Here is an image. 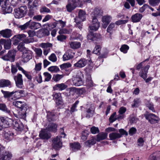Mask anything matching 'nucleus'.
Masks as SVG:
<instances>
[{"mask_svg": "<svg viewBox=\"0 0 160 160\" xmlns=\"http://www.w3.org/2000/svg\"><path fill=\"white\" fill-rule=\"evenodd\" d=\"M1 92L3 94L4 98H10V100H15L24 96L23 91L22 90L9 92L2 90Z\"/></svg>", "mask_w": 160, "mask_h": 160, "instance_id": "nucleus-1", "label": "nucleus"}, {"mask_svg": "<svg viewBox=\"0 0 160 160\" xmlns=\"http://www.w3.org/2000/svg\"><path fill=\"white\" fill-rule=\"evenodd\" d=\"M28 8L25 6H22L14 10V15L17 18H20L24 17L27 13Z\"/></svg>", "mask_w": 160, "mask_h": 160, "instance_id": "nucleus-2", "label": "nucleus"}, {"mask_svg": "<svg viewBox=\"0 0 160 160\" xmlns=\"http://www.w3.org/2000/svg\"><path fill=\"white\" fill-rule=\"evenodd\" d=\"M62 134L63 135V137L64 138H65L66 136L65 133L63 132H62ZM62 137V136H59L53 139L52 145L53 148L56 150H58L62 147V143L61 138Z\"/></svg>", "mask_w": 160, "mask_h": 160, "instance_id": "nucleus-3", "label": "nucleus"}, {"mask_svg": "<svg viewBox=\"0 0 160 160\" xmlns=\"http://www.w3.org/2000/svg\"><path fill=\"white\" fill-rule=\"evenodd\" d=\"M12 120L8 118L0 117V130L3 128H8L12 124Z\"/></svg>", "mask_w": 160, "mask_h": 160, "instance_id": "nucleus-4", "label": "nucleus"}, {"mask_svg": "<svg viewBox=\"0 0 160 160\" xmlns=\"http://www.w3.org/2000/svg\"><path fill=\"white\" fill-rule=\"evenodd\" d=\"M5 148L0 144V160H10L12 157L11 153L4 152Z\"/></svg>", "mask_w": 160, "mask_h": 160, "instance_id": "nucleus-5", "label": "nucleus"}, {"mask_svg": "<svg viewBox=\"0 0 160 160\" xmlns=\"http://www.w3.org/2000/svg\"><path fill=\"white\" fill-rule=\"evenodd\" d=\"M16 52V51L14 50H9L7 55L2 57V58L4 60L14 62Z\"/></svg>", "mask_w": 160, "mask_h": 160, "instance_id": "nucleus-6", "label": "nucleus"}, {"mask_svg": "<svg viewBox=\"0 0 160 160\" xmlns=\"http://www.w3.org/2000/svg\"><path fill=\"white\" fill-rule=\"evenodd\" d=\"M145 116L146 119L152 124L158 123L159 120L158 117L152 113L146 114Z\"/></svg>", "mask_w": 160, "mask_h": 160, "instance_id": "nucleus-7", "label": "nucleus"}, {"mask_svg": "<svg viewBox=\"0 0 160 160\" xmlns=\"http://www.w3.org/2000/svg\"><path fill=\"white\" fill-rule=\"evenodd\" d=\"M32 52L28 50H26L23 52L22 56V61L24 62H27L32 58Z\"/></svg>", "mask_w": 160, "mask_h": 160, "instance_id": "nucleus-8", "label": "nucleus"}, {"mask_svg": "<svg viewBox=\"0 0 160 160\" xmlns=\"http://www.w3.org/2000/svg\"><path fill=\"white\" fill-rule=\"evenodd\" d=\"M99 26V23L96 18H93L89 28L91 30L96 31L98 29Z\"/></svg>", "mask_w": 160, "mask_h": 160, "instance_id": "nucleus-9", "label": "nucleus"}, {"mask_svg": "<svg viewBox=\"0 0 160 160\" xmlns=\"http://www.w3.org/2000/svg\"><path fill=\"white\" fill-rule=\"evenodd\" d=\"M27 107L24 106L19 110L18 114H14L15 116L18 118H24L26 116Z\"/></svg>", "mask_w": 160, "mask_h": 160, "instance_id": "nucleus-10", "label": "nucleus"}, {"mask_svg": "<svg viewBox=\"0 0 160 160\" xmlns=\"http://www.w3.org/2000/svg\"><path fill=\"white\" fill-rule=\"evenodd\" d=\"M14 80L15 81L16 86L19 88H21L23 86V80L22 75L18 74L17 76L14 77Z\"/></svg>", "mask_w": 160, "mask_h": 160, "instance_id": "nucleus-11", "label": "nucleus"}, {"mask_svg": "<svg viewBox=\"0 0 160 160\" xmlns=\"http://www.w3.org/2000/svg\"><path fill=\"white\" fill-rule=\"evenodd\" d=\"M39 136L41 138L44 139H48L51 137L47 129H42L40 132Z\"/></svg>", "mask_w": 160, "mask_h": 160, "instance_id": "nucleus-12", "label": "nucleus"}, {"mask_svg": "<svg viewBox=\"0 0 160 160\" xmlns=\"http://www.w3.org/2000/svg\"><path fill=\"white\" fill-rule=\"evenodd\" d=\"M11 119L12 120V124H12L14 128L17 130L21 131L23 129V125L21 122L20 121H13L12 119Z\"/></svg>", "mask_w": 160, "mask_h": 160, "instance_id": "nucleus-13", "label": "nucleus"}, {"mask_svg": "<svg viewBox=\"0 0 160 160\" xmlns=\"http://www.w3.org/2000/svg\"><path fill=\"white\" fill-rule=\"evenodd\" d=\"M88 39L92 41H94L96 40L97 39L101 38V36L100 34L93 33L90 32L88 34L87 37Z\"/></svg>", "mask_w": 160, "mask_h": 160, "instance_id": "nucleus-14", "label": "nucleus"}, {"mask_svg": "<svg viewBox=\"0 0 160 160\" xmlns=\"http://www.w3.org/2000/svg\"><path fill=\"white\" fill-rule=\"evenodd\" d=\"M12 31L9 29H5L0 31V35L4 38H9L12 36Z\"/></svg>", "mask_w": 160, "mask_h": 160, "instance_id": "nucleus-15", "label": "nucleus"}, {"mask_svg": "<svg viewBox=\"0 0 160 160\" xmlns=\"http://www.w3.org/2000/svg\"><path fill=\"white\" fill-rule=\"evenodd\" d=\"M149 67V65H147L142 69L141 71L139 73L140 76L144 80H145L147 77V73Z\"/></svg>", "mask_w": 160, "mask_h": 160, "instance_id": "nucleus-16", "label": "nucleus"}, {"mask_svg": "<svg viewBox=\"0 0 160 160\" xmlns=\"http://www.w3.org/2000/svg\"><path fill=\"white\" fill-rule=\"evenodd\" d=\"M77 4L73 0L70 1L69 3L66 6L67 11L69 12H71L74 9L77 7Z\"/></svg>", "mask_w": 160, "mask_h": 160, "instance_id": "nucleus-17", "label": "nucleus"}, {"mask_svg": "<svg viewBox=\"0 0 160 160\" xmlns=\"http://www.w3.org/2000/svg\"><path fill=\"white\" fill-rule=\"evenodd\" d=\"M29 28L31 29L36 30L41 28V24L38 22L32 21L31 20H29Z\"/></svg>", "mask_w": 160, "mask_h": 160, "instance_id": "nucleus-18", "label": "nucleus"}, {"mask_svg": "<svg viewBox=\"0 0 160 160\" xmlns=\"http://www.w3.org/2000/svg\"><path fill=\"white\" fill-rule=\"evenodd\" d=\"M0 44L4 45V47L5 49H9L11 46V40H5L3 39L0 40Z\"/></svg>", "mask_w": 160, "mask_h": 160, "instance_id": "nucleus-19", "label": "nucleus"}, {"mask_svg": "<svg viewBox=\"0 0 160 160\" xmlns=\"http://www.w3.org/2000/svg\"><path fill=\"white\" fill-rule=\"evenodd\" d=\"M53 96V98L55 99L56 103L58 105L62 104V98L60 93H54Z\"/></svg>", "mask_w": 160, "mask_h": 160, "instance_id": "nucleus-20", "label": "nucleus"}, {"mask_svg": "<svg viewBox=\"0 0 160 160\" xmlns=\"http://www.w3.org/2000/svg\"><path fill=\"white\" fill-rule=\"evenodd\" d=\"M160 158V151H156L151 154L149 160H159Z\"/></svg>", "mask_w": 160, "mask_h": 160, "instance_id": "nucleus-21", "label": "nucleus"}, {"mask_svg": "<svg viewBox=\"0 0 160 160\" xmlns=\"http://www.w3.org/2000/svg\"><path fill=\"white\" fill-rule=\"evenodd\" d=\"M73 57L71 50H67L63 56V60L64 61L68 60Z\"/></svg>", "mask_w": 160, "mask_h": 160, "instance_id": "nucleus-22", "label": "nucleus"}, {"mask_svg": "<svg viewBox=\"0 0 160 160\" xmlns=\"http://www.w3.org/2000/svg\"><path fill=\"white\" fill-rule=\"evenodd\" d=\"M142 17V15L139 13H137L131 17L132 21L134 22H139Z\"/></svg>", "mask_w": 160, "mask_h": 160, "instance_id": "nucleus-23", "label": "nucleus"}, {"mask_svg": "<svg viewBox=\"0 0 160 160\" xmlns=\"http://www.w3.org/2000/svg\"><path fill=\"white\" fill-rule=\"evenodd\" d=\"M88 108L87 109V112L88 113L86 115L87 118H90L92 116L94 112V108L93 106L92 105H88Z\"/></svg>", "mask_w": 160, "mask_h": 160, "instance_id": "nucleus-24", "label": "nucleus"}, {"mask_svg": "<svg viewBox=\"0 0 160 160\" xmlns=\"http://www.w3.org/2000/svg\"><path fill=\"white\" fill-rule=\"evenodd\" d=\"M102 11L99 8H96L94 11L92 13V16L93 18H96V17L101 16L102 15Z\"/></svg>", "mask_w": 160, "mask_h": 160, "instance_id": "nucleus-25", "label": "nucleus"}, {"mask_svg": "<svg viewBox=\"0 0 160 160\" xmlns=\"http://www.w3.org/2000/svg\"><path fill=\"white\" fill-rule=\"evenodd\" d=\"M12 104L15 107L19 108L20 109L22 108L23 107L26 106V104L23 102L20 101H14L12 102Z\"/></svg>", "mask_w": 160, "mask_h": 160, "instance_id": "nucleus-26", "label": "nucleus"}, {"mask_svg": "<svg viewBox=\"0 0 160 160\" xmlns=\"http://www.w3.org/2000/svg\"><path fill=\"white\" fill-rule=\"evenodd\" d=\"M2 8V12L4 14L11 13L12 10V8L10 6L9 4Z\"/></svg>", "mask_w": 160, "mask_h": 160, "instance_id": "nucleus-27", "label": "nucleus"}, {"mask_svg": "<svg viewBox=\"0 0 160 160\" xmlns=\"http://www.w3.org/2000/svg\"><path fill=\"white\" fill-rule=\"evenodd\" d=\"M67 87V86L64 84L62 83L58 84L55 85L53 87L54 90H62L65 89Z\"/></svg>", "mask_w": 160, "mask_h": 160, "instance_id": "nucleus-28", "label": "nucleus"}, {"mask_svg": "<svg viewBox=\"0 0 160 160\" xmlns=\"http://www.w3.org/2000/svg\"><path fill=\"white\" fill-rule=\"evenodd\" d=\"M108 134L106 133L102 132L99 133L97 135V141L99 142L104 140L107 138Z\"/></svg>", "mask_w": 160, "mask_h": 160, "instance_id": "nucleus-29", "label": "nucleus"}, {"mask_svg": "<svg viewBox=\"0 0 160 160\" xmlns=\"http://www.w3.org/2000/svg\"><path fill=\"white\" fill-rule=\"evenodd\" d=\"M86 82L87 85L90 88L93 86V83L92 80L90 75H87Z\"/></svg>", "mask_w": 160, "mask_h": 160, "instance_id": "nucleus-30", "label": "nucleus"}, {"mask_svg": "<svg viewBox=\"0 0 160 160\" xmlns=\"http://www.w3.org/2000/svg\"><path fill=\"white\" fill-rule=\"evenodd\" d=\"M96 143V139L93 137H92L90 140H88L85 142V144L86 146L89 147L91 146L94 144Z\"/></svg>", "mask_w": 160, "mask_h": 160, "instance_id": "nucleus-31", "label": "nucleus"}, {"mask_svg": "<svg viewBox=\"0 0 160 160\" xmlns=\"http://www.w3.org/2000/svg\"><path fill=\"white\" fill-rule=\"evenodd\" d=\"M13 134L10 131L5 132L4 137L5 139L8 141H10L12 140L13 138Z\"/></svg>", "mask_w": 160, "mask_h": 160, "instance_id": "nucleus-32", "label": "nucleus"}, {"mask_svg": "<svg viewBox=\"0 0 160 160\" xmlns=\"http://www.w3.org/2000/svg\"><path fill=\"white\" fill-rule=\"evenodd\" d=\"M109 138L110 140H113L121 137V135L119 133L112 132L109 134Z\"/></svg>", "mask_w": 160, "mask_h": 160, "instance_id": "nucleus-33", "label": "nucleus"}, {"mask_svg": "<svg viewBox=\"0 0 160 160\" xmlns=\"http://www.w3.org/2000/svg\"><path fill=\"white\" fill-rule=\"evenodd\" d=\"M16 65L18 70L21 71L22 73H23L28 79H31V76L28 74V73L26 71L24 70L22 67L20 66L18 63L16 64Z\"/></svg>", "mask_w": 160, "mask_h": 160, "instance_id": "nucleus-34", "label": "nucleus"}, {"mask_svg": "<svg viewBox=\"0 0 160 160\" xmlns=\"http://www.w3.org/2000/svg\"><path fill=\"white\" fill-rule=\"evenodd\" d=\"M10 84V82L8 80H2L0 81V87H8Z\"/></svg>", "mask_w": 160, "mask_h": 160, "instance_id": "nucleus-35", "label": "nucleus"}, {"mask_svg": "<svg viewBox=\"0 0 160 160\" xmlns=\"http://www.w3.org/2000/svg\"><path fill=\"white\" fill-rule=\"evenodd\" d=\"M28 7H36L38 5L37 0H28Z\"/></svg>", "mask_w": 160, "mask_h": 160, "instance_id": "nucleus-36", "label": "nucleus"}, {"mask_svg": "<svg viewBox=\"0 0 160 160\" xmlns=\"http://www.w3.org/2000/svg\"><path fill=\"white\" fill-rule=\"evenodd\" d=\"M57 125L55 123H50L48 125V129L49 131L56 132L57 130Z\"/></svg>", "mask_w": 160, "mask_h": 160, "instance_id": "nucleus-37", "label": "nucleus"}, {"mask_svg": "<svg viewBox=\"0 0 160 160\" xmlns=\"http://www.w3.org/2000/svg\"><path fill=\"white\" fill-rule=\"evenodd\" d=\"M69 44L70 47L73 49H77L80 47V43L78 42H71Z\"/></svg>", "mask_w": 160, "mask_h": 160, "instance_id": "nucleus-38", "label": "nucleus"}, {"mask_svg": "<svg viewBox=\"0 0 160 160\" xmlns=\"http://www.w3.org/2000/svg\"><path fill=\"white\" fill-rule=\"evenodd\" d=\"M112 20V17L106 15L104 16L102 18V21L103 23H107L108 24Z\"/></svg>", "mask_w": 160, "mask_h": 160, "instance_id": "nucleus-39", "label": "nucleus"}, {"mask_svg": "<svg viewBox=\"0 0 160 160\" xmlns=\"http://www.w3.org/2000/svg\"><path fill=\"white\" fill-rule=\"evenodd\" d=\"M48 70L51 72H57L60 71L59 68L56 66H52L48 68Z\"/></svg>", "mask_w": 160, "mask_h": 160, "instance_id": "nucleus-40", "label": "nucleus"}, {"mask_svg": "<svg viewBox=\"0 0 160 160\" xmlns=\"http://www.w3.org/2000/svg\"><path fill=\"white\" fill-rule=\"evenodd\" d=\"M70 146L72 150H75L79 148L80 145L79 143L75 142L73 143H70Z\"/></svg>", "mask_w": 160, "mask_h": 160, "instance_id": "nucleus-41", "label": "nucleus"}, {"mask_svg": "<svg viewBox=\"0 0 160 160\" xmlns=\"http://www.w3.org/2000/svg\"><path fill=\"white\" fill-rule=\"evenodd\" d=\"M18 37V39L19 41H23L25 43H28L30 42L27 41V40L25 39V38L26 37V36L23 34H18L17 35Z\"/></svg>", "mask_w": 160, "mask_h": 160, "instance_id": "nucleus-42", "label": "nucleus"}, {"mask_svg": "<svg viewBox=\"0 0 160 160\" xmlns=\"http://www.w3.org/2000/svg\"><path fill=\"white\" fill-rule=\"evenodd\" d=\"M63 77V75L57 74L53 76L52 79L55 82H58Z\"/></svg>", "mask_w": 160, "mask_h": 160, "instance_id": "nucleus-43", "label": "nucleus"}, {"mask_svg": "<svg viewBox=\"0 0 160 160\" xmlns=\"http://www.w3.org/2000/svg\"><path fill=\"white\" fill-rule=\"evenodd\" d=\"M39 46L44 49H47L50 48L52 46V45L49 43H42L39 45Z\"/></svg>", "mask_w": 160, "mask_h": 160, "instance_id": "nucleus-44", "label": "nucleus"}, {"mask_svg": "<svg viewBox=\"0 0 160 160\" xmlns=\"http://www.w3.org/2000/svg\"><path fill=\"white\" fill-rule=\"evenodd\" d=\"M115 25L113 23H111L108 26L107 29V32H109L110 34L112 33L114 29L115 28Z\"/></svg>", "mask_w": 160, "mask_h": 160, "instance_id": "nucleus-45", "label": "nucleus"}, {"mask_svg": "<svg viewBox=\"0 0 160 160\" xmlns=\"http://www.w3.org/2000/svg\"><path fill=\"white\" fill-rule=\"evenodd\" d=\"M43 75L44 77L45 81H49L52 78V76L51 74L48 72H44Z\"/></svg>", "mask_w": 160, "mask_h": 160, "instance_id": "nucleus-46", "label": "nucleus"}, {"mask_svg": "<svg viewBox=\"0 0 160 160\" xmlns=\"http://www.w3.org/2000/svg\"><path fill=\"white\" fill-rule=\"evenodd\" d=\"M129 49V47L127 45L124 44L120 48V50L122 52L126 53L127 52Z\"/></svg>", "mask_w": 160, "mask_h": 160, "instance_id": "nucleus-47", "label": "nucleus"}, {"mask_svg": "<svg viewBox=\"0 0 160 160\" xmlns=\"http://www.w3.org/2000/svg\"><path fill=\"white\" fill-rule=\"evenodd\" d=\"M101 47L99 45H96L94 49L93 53L95 54L99 55L100 54V51Z\"/></svg>", "mask_w": 160, "mask_h": 160, "instance_id": "nucleus-48", "label": "nucleus"}, {"mask_svg": "<svg viewBox=\"0 0 160 160\" xmlns=\"http://www.w3.org/2000/svg\"><path fill=\"white\" fill-rule=\"evenodd\" d=\"M89 132L87 130H85L83 131L82 132V139L83 140H86L88 135Z\"/></svg>", "mask_w": 160, "mask_h": 160, "instance_id": "nucleus-49", "label": "nucleus"}, {"mask_svg": "<svg viewBox=\"0 0 160 160\" xmlns=\"http://www.w3.org/2000/svg\"><path fill=\"white\" fill-rule=\"evenodd\" d=\"M149 4L153 6L157 5L160 2V0H148Z\"/></svg>", "mask_w": 160, "mask_h": 160, "instance_id": "nucleus-50", "label": "nucleus"}, {"mask_svg": "<svg viewBox=\"0 0 160 160\" xmlns=\"http://www.w3.org/2000/svg\"><path fill=\"white\" fill-rule=\"evenodd\" d=\"M30 9L29 12L28 13V15L32 17L34 14L35 11L36 9V7H29Z\"/></svg>", "mask_w": 160, "mask_h": 160, "instance_id": "nucleus-51", "label": "nucleus"}, {"mask_svg": "<svg viewBox=\"0 0 160 160\" xmlns=\"http://www.w3.org/2000/svg\"><path fill=\"white\" fill-rule=\"evenodd\" d=\"M48 59L52 62H55L57 61V58L56 55L54 53H52L49 57Z\"/></svg>", "mask_w": 160, "mask_h": 160, "instance_id": "nucleus-52", "label": "nucleus"}, {"mask_svg": "<svg viewBox=\"0 0 160 160\" xmlns=\"http://www.w3.org/2000/svg\"><path fill=\"white\" fill-rule=\"evenodd\" d=\"M138 120V118L134 114H132L130 116L129 120L130 123H136Z\"/></svg>", "mask_w": 160, "mask_h": 160, "instance_id": "nucleus-53", "label": "nucleus"}, {"mask_svg": "<svg viewBox=\"0 0 160 160\" xmlns=\"http://www.w3.org/2000/svg\"><path fill=\"white\" fill-rule=\"evenodd\" d=\"M141 102L140 100L139 99L136 98L133 101V103L132 105V107H138Z\"/></svg>", "mask_w": 160, "mask_h": 160, "instance_id": "nucleus-54", "label": "nucleus"}, {"mask_svg": "<svg viewBox=\"0 0 160 160\" xmlns=\"http://www.w3.org/2000/svg\"><path fill=\"white\" fill-rule=\"evenodd\" d=\"M90 131L92 134H95L99 132V130L98 128L93 126L91 128Z\"/></svg>", "mask_w": 160, "mask_h": 160, "instance_id": "nucleus-55", "label": "nucleus"}, {"mask_svg": "<svg viewBox=\"0 0 160 160\" xmlns=\"http://www.w3.org/2000/svg\"><path fill=\"white\" fill-rule=\"evenodd\" d=\"M0 110L5 111L8 113H9L10 111L8 109L6 105L3 104H0Z\"/></svg>", "mask_w": 160, "mask_h": 160, "instance_id": "nucleus-56", "label": "nucleus"}, {"mask_svg": "<svg viewBox=\"0 0 160 160\" xmlns=\"http://www.w3.org/2000/svg\"><path fill=\"white\" fill-rule=\"evenodd\" d=\"M12 39L13 42V44L15 45H17L19 42L20 41L18 39V38L17 35L14 36Z\"/></svg>", "mask_w": 160, "mask_h": 160, "instance_id": "nucleus-57", "label": "nucleus"}, {"mask_svg": "<svg viewBox=\"0 0 160 160\" xmlns=\"http://www.w3.org/2000/svg\"><path fill=\"white\" fill-rule=\"evenodd\" d=\"M86 14L85 12L81 10V21H83L86 19Z\"/></svg>", "mask_w": 160, "mask_h": 160, "instance_id": "nucleus-58", "label": "nucleus"}, {"mask_svg": "<svg viewBox=\"0 0 160 160\" xmlns=\"http://www.w3.org/2000/svg\"><path fill=\"white\" fill-rule=\"evenodd\" d=\"M79 78H78L76 77H74L73 79V84L76 86H79L80 85V82H79Z\"/></svg>", "mask_w": 160, "mask_h": 160, "instance_id": "nucleus-59", "label": "nucleus"}, {"mask_svg": "<svg viewBox=\"0 0 160 160\" xmlns=\"http://www.w3.org/2000/svg\"><path fill=\"white\" fill-rule=\"evenodd\" d=\"M30 22H28L25 23L24 24L21 25L19 26V28L21 29L22 30H24L26 29L28 27H29V24Z\"/></svg>", "mask_w": 160, "mask_h": 160, "instance_id": "nucleus-60", "label": "nucleus"}, {"mask_svg": "<svg viewBox=\"0 0 160 160\" xmlns=\"http://www.w3.org/2000/svg\"><path fill=\"white\" fill-rule=\"evenodd\" d=\"M9 4L8 0H0V5L2 8Z\"/></svg>", "mask_w": 160, "mask_h": 160, "instance_id": "nucleus-61", "label": "nucleus"}, {"mask_svg": "<svg viewBox=\"0 0 160 160\" xmlns=\"http://www.w3.org/2000/svg\"><path fill=\"white\" fill-rule=\"evenodd\" d=\"M144 143L143 139L142 138H140L138 140V145L139 147L143 146Z\"/></svg>", "mask_w": 160, "mask_h": 160, "instance_id": "nucleus-62", "label": "nucleus"}, {"mask_svg": "<svg viewBox=\"0 0 160 160\" xmlns=\"http://www.w3.org/2000/svg\"><path fill=\"white\" fill-rule=\"evenodd\" d=\"M42 68V63H39L36 64L34 68L35 70L36 71H39L41 70Z\"/></svg>", "mask_w": 160, "mask_h": 160, "instance_id": "nucleus-63", "label": "nucleus"}, {"mask_svg": "<svg viewBox=\"0 0 160 160\" xmlns=\"http://www.w3.org/2000/svg\"><path fill=\"white\" fill-rule=\"evenodd\" d=\"M66 36L64 35H60L58 36L57 37V39L58 41L61 42L64 41L66 38Z\"/></svg>", "mask_w": 160, "mask_h": 160, "instance_id": "nucleus-64", "label": "nucleus"}]
</instances>
